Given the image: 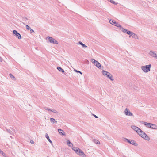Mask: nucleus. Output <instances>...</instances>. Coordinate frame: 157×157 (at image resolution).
Wrapping results in <instances>:
<instances>
[{"instance_id":"obj_1","label":"nucleus","mask_w":157,"mask_h":157,"mask_svg":"<svg viewBox=\"0 0 157 157\" xmlns=\"http://www.w3.org/2000/svg\"><path fill=\"white\" fill-rule=\"evenodd\" d=\"M151 67V65L150 64L148 65L142 66L141 69L144 72H147L150 71Z\"/></svg>"},{"instance_id":"obj_2","label":"nucleus","mask_w":157,"mask_h":157,"mask_svg":"<svg viewBox=\"0 0 157 157\" xmlns=\"http://www.w3.org/2000/svg\"><path fill=\"white\" fill-rule=\"evenodd\" d=\"M122 140L123 141H127L128 143L135 146H136L138 145L137 143H136V141L133 140L128 139L124 137L123 138Z\"/></svg>"},{"instance_id":"obj_3","label":"nucleus","mask_w":157,"mask_h":157,"mask_svg":"<svg viewBox=\"0 0 157 157\" xmlns=\"http://www.w3.org/2000/svg\"><path fill=\"white\" fill-rule=\"evenodd\" d=\"M47 39H48L49 41L51 43L56 44H58V42L56 40L53 38L52 37L48 36L47 37Z\"/></svg>"},{"instance_id":"obj_4","label":"nucleus","mask_w":157,"mask_h":157,"mask_svg":"<svg viewBox=\"0 0 157 157\" xmlns=\"http://www.w3.org/2000/svg\"><path fill=\"white\" fill-rule=\"evenodd\" d=\"M13 34L15 36L17 37L19 39H20L21 38V36L20 34L17 32L16 30H13Z\"/></svg>"},{"instance_id":"obj_5","label":"nucleus","mask_w":157,"mask_h":157,"mask_svg":"<svg viewBox=\"0 0 157 157\" xmlns=\"http://www.w3.org/2000/svg\"><path fill=\"white\" fill-rule=\"evenodd\" d=\"M131 127L134 130L136 131L138 134H139V133H140V132H142V130L140 129L135 126L132 125Z\"/></svg>"},{"instance_id":"obj_6","label":"nucleus","mask_w":157,"mask_h":157,"mask_svg":"<svg viewBox=\"0 0 157 157\" xmlns=\"http://www.w3.org/2000/svg\"><path fill=\"white\" fill-rule=\"evenodd\" d=\"M140 133H143V136L142 137L145 140L149 141L150 140V138L149 137L147 136V134L142 130V132H140Z\"/></svg>"},{"instance_id":"obj_7","label":"nucleus","mask_w":157,"mask_h":157,"mask_svg":"<svg viewBox=\"0 0 157 157\" xmlns=\"http://www.w3.org/2000/svg\"><path fill=\"white\" fill-rule=\"evenodd\" d=\"M109 22L111 24H113L118 27H120L121 25H120V24H119L118 22H116V21L113 20H110L109 21Z\"/></svg>"},{"instance_id":"obj_8","label":"nucleus","mask_w":157,"mask_h":157,"mask_svg":"<svg viewBox=\"0 0 157 157\" xmlns=\"http://www.w3.org/2000/svg\"><path fill=\"white\" fill-rule=\"evenodd\" d=\"M124 112L125 114L127 116H133L132 113H131L129 110V109L127 108L125 109Z\"/></svg>"},{"instance_id":"obj_9","label":"nucleus","mask_w":157,"mask_h":157,"mask_svg":"<svg viewBox=\"0 0 157 157\" xmlns=\"http://www.w3.org/2000/svg\"><path fill=\"white\" fill-rule=\"evenodd\" d=\"M77 154L78 155H79L80 156L82 157H85L86 156L85 154L80 149V151H78V152Z\"/></svg>"},{"instance_id":"obj_10","label":"nucleus","mask_w":157,"mask_h":157,"mask_svg":"<svg viewBox=\"0 0 157 157\" xmlns=\"http://www.w3.org/2000/svg\"><path fill=\"white\" fill-rule=\"evenodd\" d=\"M121 31L123 32L124 33H125L126 34H128V32L129 30H128L126 29H125L122 27L121 25V26L119 27Z\"/></svg>"},{"instance_id":"obj_11","label":"nucleus","mask_w":157,"mask_h":157,"mask_svg":"<svg viewBox=\"0 0 157 157\" xmlns=\"http://www.w3.org/2000/svg\"><path fill=\"white\" fill-rule=\"evenodd\" d=\"M149 54L151 56L157 59V55L155 53H154L153 51H151Z\"/></svg>"},{"instance_id":"obj_12","label":"nucleus","mask_w":157,"mask_h":157,"mask_svg":"<svg viewBox=\"0 0 157 157\" xmlns=\"http://www.w3.org/2000/svg\"><path fill=\"white\" fill-rule=\"evenodd\" d=\"M107 77L109 78L111 81H113L114 79L113 78V76L109 72H108V75H107Z\"/></svg>"},{"instance_id":"obj_13","label":"nucleus","mask_w":157,"mask_h":157,"mask_svg":"<svg viewBox=\"0 0 157 157\" xmlns=\"http://www.w3.org/2000/svg\"><path fill=\"white\" fill-rule=\"evenodd\" d=\"M57 69L60 72H62L65 75H66V72H65L60 67H57Z\"/></svg>"},{"instance_id":"obj_14","label":"nucleus","mask_w":157,"mask_h":157,"mask_svg":"<svg viewBox=\"0 0 157 157\" xmlns=\"http://www.w3.org/2000/svg\"><path fill=\"white\" fill-rule=\"evenodd\" d=\"M58 131L59 133L61 135H65V132L62 129H58Z\"/></svg>"},{"instance_id":"obj_15","label":"nucleus","mask_w":157,"mask_h":157,"mask_svg":"<svg viewBox=\"0 0 157 157\" xmlns=\"http://www.w3.org/2000/svg\"><path fill=\"white\" fill-rule=\"evenodd\" d=\"M72 149L75 152L76 154H77L78 152V151H80V149L77 147H74L72 148Z\"/></svg>"},{"instance_id":"obj_16","label":"nucleus","mask_w":157,"mask_h":157,"mask_svg":"<svg viewBox=\"0 0 157 157\" xmlns=\"http://www.w3.org/2000/svg\"><path fill=\"white\" fill-rule=\"evenodd\" d=\"M45 136L46 138L48 140L49 142L52 145V141L50 139L48 134L47 133H46L45 135Z\"/></svg>"},{"instance_id":"obj_17","label":"nucleus","mask_w":157,"mask_h":157,"mask_svg":"<svg viewBox=\"0 0 157 157\" xmlns=\"http://www.w3.org/2000/svg\"><path fill=\"white\" fill-rule=\"evenodd\" d=\"M78 44L81 45L82 48H85L87 47V46L83 44L82 42L79 41L78 42Z\"/></svg>"},{"instance_id":"obj_18","label":"nucleus","mask_w":157,"mask_h":157,"mask_svg":"<svg viewBox=\"0 0 157 157\" xmlns=\"http://www.w3.org/2000/svg\"><path fill=\"white\" fill-rule=\"evenodd\" d=\"M50 120L51 122L53 124H56L57 122V121H56L55 119L53 118H50Z\"/></svg>"},{"instance_id":"obj_19","label":"nucleus","mask_w":157,"mask_h":157,"mask_svg":"<svg viewBox=\"0 0 157 157\" xmlns=\"http://www.w3.org/2000/svg\"><path fill=\"white\" fill-rule=\"evenodd\" d=\"M92 141L93 142H94L96 144H100V142L98 140L95 139H93L92 140Z\"/></svg>"},{"instance_id":"obj_20","label":"nucleus","mask_w":157,"mask_h":157,"mask_svg":"<svg viewBox=\"0 0 157 157\" xmlns=\"http://www.w3.org/2000/svg\"><path fill=\"white\" fill-rule=\"evenodd\" d=\"M151 128L152 129H157V126L155 124H151Z\"/></svg>"},{"instance_id":"obj_21","label":"nucleus","mask_w":157,"mask_h":157,"mask_svg":"<svg viewBox=\"0 0 157 157\" xmlns=\"http://www.w3.org/2000/svg\"><path fill=\"white\" fill-rule=\"evenodd\" d=\"M67 144H68V145L69 146V147H71L72 146H73V144H72V143L70 142V141L69 140H68L67 141Z\"/></svg>"},{"instance_id":"obj_22","label":"nucleus","mask_w":157,"mask_h":157,"mask_svg":"<svg viewBox=\"0 0 157 157\" xmlns=\"http://www.w3.org/2000/svg\"><path fill=\"white\" fill-rule=\"evenodd\" d=\"M97 63V62L96 63ZM97 64L96 65V66L99 69H100L101 67V64L99 63L98 61L97 62Z\"/></svg>"},{"instance_id":"obj_23","label":"nucleus","mask_w":157,"mask_h":157,"mask_svg":"<svg viewBox=\"0 0 157 157\" xmlns=\"http://www.w3.org/2000/svg\"><path fill=\"white\" fill-rule=\"evenodd\" d=\"M132 37L135 39H138V37L137 36V35L133 33Z\"/></svg>"},{"instance_id":"obj_24","label":"nucleus","mask_w":157,"mask_h":157,"mask_svg":"<svg viewBox=\"0 0 157 157\" xmlns=\"http://www.w3.org/2000/svg\"><path fill=\"white\" fill-rule=\"evenodd\" d=\"M102 72L104 75H106V76L108 75L109 72H108L105 70H103L102 71Z\"/></svg>"},{"instance_id":"obj_25","label":"nucleus","mask_w":157,"mask_h":157,"mask_svg":"<svg viewBox=\"0 0 157 157\" xmlns=\"http://www.w3.org/2000/svg\"><path fill=\"white\" fill-rule=\"evenodd\" d=\"M133 33V32H132L130 31H129L128 32V33L127 34H128L130 36L129 37H130L131 36H132V35Z\"/></svg>"},{"instance_id":"obj_26","label":"nucleus","mask_w":157,"mask_h":157,"mask_svg":"<svg viewBox=\"0 0 157 157\" xmlns=\"http://www.w3.org/2000/svg\"><path fill=\"white\" fill-rule=\"evenodd\" d=\"M9 75L10 78H12L13 80L15 79V78L12 74L10 73Z\"/></svg>"},{"instance_id":"obj_27","label":"nucleus","mask_w":157,"mask_h":157,"mask_svg":"<svg viewBox=\"0 0 157 157\" xmlns=\"http://www.w3.org/2000/svg\"><path fill=\"white\" fill-rule=\"evenodd\" d=\"M91 61L94 63V64H95V63L97 62V61L95 60L94 59H91Z\"/></svg>"},{"instance_id":"obj_28","label":"nucleus","mask_w":157,"mask_h":157,"mask_svg":"<svg viewBox=\"0 0 157 157\" xmlns=\"http://www.w3.org/2000/svg\"><path fill=\"white\" fill-rule=\"evenodd\" d=\"M7 131L10 133V134H13V132L12 131H11L9 129H6Z\"/></svg>"},{"instance_id":"obj_29","label":"nucleus","mask_w":157,"mask_h":157,"mask_svg":"<svg viewBox=\"0 0 157 157\" xmlns=\"http://www.w3.org/2000/svg\"><path fill=\"white\" fill-rule=\"evenodd\" d=\"M110 2L111 3H113V4H114V5H117V4H118L117 3L115 2L113 0H110Z\"/></svg>"},{"instance_id":"obj_30","label":"nucleus","mask_w":157,"mask_h":157,"mask_svg":"<svg viewBox=\"0 0 157 157\" xmlns=\"http://www.w3.org/2000/svg\"><path fill=\"white\" fill-rule=\"evenodd\" d=\"M143 124L146 126L148 125H149V123H147L146 122H143Z\"/></svg>"},{"instance_id":"obj_31","label":"nucleus","mask_w":157,"mask_h":157,"mask_svg":"<svg viewBox=\"0 0 157 157\" xmlns=\"http://www.w3.org/2000/svg\"><path fill=\"white\" fill-rule=\"evenodd\" d=\"M51 111L56 113H58V112L56 110L51 109Z\"/></svg>"},{"instance_id":"obj_32","label":"nucleus","mask_w":157,"mask_h":157,"mask_svg":"<svg viewBox=\"0 0 157 157\" xmlns=\"http://www.w3.org/2000/svg\"><path fill=\"white\" fill-rule=\"evenodd\" d=\"M0 153L3 156L5 155V154L0 149Z\"/></svg>"},{"instance_id":"obj_33","label":"nucleus","mask_w":157,"mask_h":157,"mask_svg":"<svg viewBox=\"0 0 157 157\" xmlns=\"http://www.w3.org/2000/svg\"><path fill=\"white\" fill-rule=\"evenodd\" d=\"M26 28L28 30H29L31 29V28H30V27L29 25H26Z\"/></svg>"},{"instance_id":"obj_34","label":"nucleus","mask_w":157,"mask_h":157,"mask_svg":"<svg viewBox=\"0 0 157 157\" xmlns=\"http://www.w3.org/2000/svg\"><path fill=\"white\" fill-rule=\"evenodd\" d=\"M149 125H147V127L148 128H151V125L152 123H149Z\"/></svg>"},{"instance_id":"obj_35","label":"nucleus","mask_w":157,"mask_h":157,"mask_svg":"<svg viewBox=\"0 0 157 157\" xmlns=\"http://www.w3.org/2000/svg\"><path fill=\"white\" fill-rule=\"evenodd\" d=\"M74 71L76 72L77 73H80L81 74H82V73L80 71H78V70H76V69H74Z\"/></svg>"},{"instance_id":"obj_36","label":"nucleus","mask_w":157,"mask_h":157,"mask_svg":"<svg viewBox=\"0 0 157 157\" xmlns=\"http://www.w3.org/2000/svg\"><path fill=\"white\" fill-rule=\"evenodd\" d=\"M22 19L23 20V21H26L28 20L27 18L26 17H23Z\"/></svg>"},{"instance_id":"obj_37","label":"nucleus","mask_w":157,"mask_h":157,"mask_svg":"<svg viewBox=\"0 0 157 157\" xmlns=\"http://www.w3.org/2000/svg\"><path fill=\"white\" fill-rule=\"evenodd\" d=\"M44 109L45 110H48V111H51V109H49V108H48L47 107H44Z\"/></svg>"},{"instance_id":"obj_38","label":"nucleus","mask_w":157,"mask_h":157,"mask_svg":"<svg viewBox=\"0 0 157 157\" xmlns=\"http://www.w3.org/2000/svg\"><path fill=\"white\" fill-rule=\"evenodd\" d=\"M92 115L94 116L95 118H98V116H96L94 114H92Z\"/></svg>"},{"instance_id":"obj_39","label":"nucleus","mask_w":157,"mask_h":157,"mask_svg":"<svg viewBox=\"0 0 157 157\" xmlns=\"http://www.w3.org/2000/svg\"><path fill=\"white\" fill-rule=\"evenodd\" d=\"M138 134L141 137L143 136V133H139V134Z\"/></svg>"},{"instance_id":"obj_40","label":"nucleus","mask_w":157,"mask_h":157,"mask_svg":"<svg viewBox=\"0 0 157 157\" xmlns=\"http://www.w3.org/2000/svg\"><path fill=\"white\" fill-rule=\"evenodd\" d=\"M30 30L31 33L34 32V31L33 29H31Z\"/></svg>"},{"instance_id":"obj_41","label":"nucleus","mask_w":157,"mask_h":157,"mask_svg":"<svg viewBox=\"0 0 157 157\" xmlns=\"http://www.w3.org/2000/svg\"><path fill=\"white\" fill-rule=\"evenodd\" d=\"M106 137L107 138L108 140H110L111 139V138L110 137H109L108 136H106Z\"/></svg>"},{"instance_id":"obj_42","label":"nucleus","mask_w":157,"mask_h":157,"mask_svg":"<svg viewBox=\"0 0 157 157\" xmlns=\"http://www.w3.org/2000/svg\"><path fill=\"white\" fill-rule=\"evenodd\" d=\"M30 143L32 144H33L34 143V142L33 141V140H30Z\"/></svg>"},{"instance_id":"obj_43","label":"nucleus","mask_w":157,"mask_h":157,"mask_svg":"<svg viewBox=\"0 0 157 157\" xmlns=\"http://www.w3.org/2000/svg\"><path fill=\"white\" fill-rule=\"evenodd\" d=\"M2 58L0 56V61L2 62Z\"/></svg>"},{"instance_id":"obj_44","label":"nucleus","mask_w":157,"mask_h":157,"mask_svg":"<svg viewBox=\"0 0 157 157\" xmlns=\"http://www.w3.org/2000/svg\"><path fill=\"white\" fill-rule=\"evenodd\" d=\"M95 64H94V65L95 66H96V64H97V63H95Z\"/></svg>"},{"instance_id":"obj_45","label":"nucleus","mask_w":157,"mask_h":157,"mask_svg":"<svg viewBox=\"0 0 157 157\" xmlns=\"http://www.w3.org/2000/svg\"><path fill=\"white\" fill-rule=\"evenodd\" d=\"M23 24H24V25H25V23H23Z\"/></svg>"},{"instance_id":"obj_46","label":"nucleus","mask_w":157,"mask_h":157,"mask_svg":"<svg viewBox=\"0 0 157 157\" xmlns=\"http://www.w3.org/2000/svg\"><path fill=\"white\" fill-rule=\"evenodd\" d=\"M12 130H13L14 131H15L14 129H12Z\"/></svg>"},{"instance_id":"obj_47","label":"nucleus","mask_w":157,"mask_h":157,"mask_svg":"<svg viewBox=\"0 0 157 157\" xmlns=\"http://www.w3.org/2000/svg\"><path fill=\"white\" fill-rule=\"evenodd\" d=\"M124 157H126V156H124Z\"/></svg>"},{"instance_id":"obj_48","label":"nucleus","mask_w":157,"mask_h":157,"mask_svg":"<svg viewBox=\"0 0 157 157\" xmlns=\"http://www.w3.org/2000/svg\"><path fill=\"white\" fill-rule=\"evenodd\" d=\"M47 157H49V156H48Z\"/></svg>"}]
</instances>
